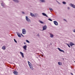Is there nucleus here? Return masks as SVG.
Wrapping results in <instances>:
<instances>
[{"label":"nucleus","mask_w":75,"mask_h":75,"mask_svg":"<svg viewBox=\"0 0 75 75\" xmlns=\"http://www.w3.org/2000/svg\"><path fill=\"white\" fill-rule=\"evenodd\" d=\"M14 40L15 42H16V43H17V41H16V40L15 39H14Z\"/></svg>","instance_id":"25"},{"label":"nucleus","mask_w":75,"mask_h":75,"mask_svg":"<svg viewBox=\"0 0 75 75\" xmlns=\"http://www.w3.org/2000/svg\"><path fill=\"white\" fill-rule=\"evenodd\" d=\"M40 1H41V2H42V3H45V0H40Z\"/></svg>","instance_id":"15"},{"label":"nucleus","mask_w":75,"mask_h":75,"mask_svg":"<svg viewBox=\"0 0 75 75\" xmlns=\"http://www.w3.org/2000/svg\"><path fill=\"white\" fill-rule=\"evenodd\" d=\"M28 64L29 65V67L31 69H32L33 70L34 69L33 67H32V66H31V63H30V62L28 61Z\"/></svg>","instance_id":"1"},{"label":"nucleus","mask_w":75,"mask_h":75,"mask_svg":"<svg viewBox=\"0 0 75 75\" xmlns=\"http://www.w3.org/2000/svg\"><path fill=\"white\" fill-rule=\"evenodd\" d=\"M58 64L59 65H60L61 66L62 65V63H61V62H58Z\"/></svg>","instance_id":"17"},{"label":"nucleus","mask_w":75,"mask_h":75,"mask_svg":"<svg viewBox=\"0 0 75 75\" xmlns=\"http://www.w3.org/2000/svg\"><path fill=\"white\" fill-rule=\"evenodd\" d=\"M57 49H58V50H59V51H60V52H63V53H65L64 51L61 50V49H60V48H58Z\"/></svg>","instance_id":"6"},{"label":"nucleus","mask_w":75,"mask_h":75,"mask_svg":"<svg viewBox=\"0 0 75 75\" xmlns=\"http://www.w3.org/2000/svg\"><path fill=\"white\" fill-rule=\"evenodd\" d=\"M2 50H6V47H5V46H3L2 47Z\"/></svg>","instance_id":"16"},{"label":"nucleus","mask_w":75,"mask_h":75,"mask_svg":"<svg viewBox=\"0 0 75 75\" xmlns=\"http://www.w3.org/2000/svg\"><path fill=\"white\" fill-rule=\"evenodd\" d=\"M25 17H26L25 19H26V21H28V22H30V19H29V18H28V16H26Z\"/></svg>","instance_id":"2"},{"label":"nucleus","mask_w":75,"mask_h":75,"mask_svg":"<svg viewBox=\"0 0 75 75\" xmlns=\"http://www.w3.org/2000/svg\"><path fill=\"white\" fill-rule=\"evenodd\" d=\"M30 14L31 16H34V14H33V13H30Z\"/></svg>","instance_id":"19"},{"label":"nucleus","mask_w":75,"mask_h":75,"mask_svg":"<svg viewBox=\"0 0 75 75\" xmlns=\"http://www.w3.org/2000/svg\"><path fill=\"white\" fill-rule=\"evenodd\" d=\"M62 3H63V4H67L66 2H65V1L62 2Z\"/></svg>","instance_id":"22"},{"label":"nucleus","mask_w":75,"mask_h":75,"mask_svg":"<svg viewBox=\"0 0 75 75\" xmlns=\"http://www.w3.org/2000/svg\"><path fill=\"white\" fill-rule=\"evenodd\" d=\"M57 2L58 3L59 2L58 1H57Z\"/></svg>","instance_id":"38"},{"label":"nucleus","mask_w":75,"mask_h":75,"mask_svg":"<svg viewBox=\"0 0 75 75\" xmlns=\"http://www.w3.org/2000/svg\"><path fill=\"white\" fill-rule=\"evenodd\" d=\"M26 42H28V43H30V41H28V40H26Z\"/></svg>","instance_id":"20"},{"label":"nucleus","mask_w":75,"mask_h":75,"mask_svg":"<svg viewBox=\"0 0 75 75\" xmlns=\"http://www.w3.org/2000/svg\"><path fill=\"white\" fill-rule=\"evenodd\" d=\"M38 37H40V35H39V34H38Z\"/></svg>","instance_id":"35"},{"label":"nucleus","mask_w":75,"mask_h":75,"mask_svg":"<svg viewBox=\"0 0 75 75\" xmlns=\"http://www.w3.org/2000/svg\"><path fill=\"white\" fill-rule=\"evenodd\" d=\"M67 45H68V46L69 47V48H71V46H70L67 43Z\"/></svg>","instance_id":"26"},{"label":"nucleus","mask_w":75,"mask_h":75,"mask_svg":"<svg viewBox=\"0 0 75 75\" xmlns=\"http://www.w3.org/2000/svg\"><path fill=\"white\" fill-rule=\"evenodd\" d=\"M25 32H26V31H25V29H23L22 30V33L23 34H26Z\"/></svg>","instance_id":"3"},{"label":"nucleus","mask_w":75,"mask_h":75,"mask_svg":"<svg viewBox=\"0 0 75 75\" xmlns=\"http://www.w3.org/2000/svg\"><path fill=\"white\" fill-rule=\"evenodd\" d=\"M40 23H41V24H44V22H43L41 21H39Z\"/></svg>","instance_id":"18"},{"label":"nucleus","mask_w":75,"mask_h":75,"mask_svg":"<svg viewBox=\"0 0 75 75\" xmlns=\"http://www.w3.org/2000/svg\"><path fill=\"white\" fill-rule=\"evenodd\" d=\"M50 35L51 38H53L54 37V35L51 34H50Z\"/></svg>","instance_id":"14"},{"label":"nucleus","mask_w":75,"mask_h":75,"mask_svg":"<svg viewBox=\"0 0 75 75\" xmlns=\"http://www.w3.org/2000/svg\"><path fill=\"white\" fill-rule=\"evenodd\" d=\"M24 44L25 45V44H26V43H25V42H24Z\"/></svg>","instance_id":"34"},{"label":"nucleus","mask_w":75,"mask_h":75,"mask_svg":"<svg viewBox=\"0 0 75 75\" xmlns=\"http://www.w3.org/2000/svg\"><path fill=\"white\" fill-rule=\"evenodd\" d=\"M49 10H51V11H53V10L52 9V8H49Z\"/></svg>","instance_id":"23"},{"label":"nucleus","mask_w":75,"mask_h":75,"mask_svg":"<svg viewBox=\"0 0 75 75\" xmlns=\"http://www.w3.org/2000/svg\"><path fill=\"white\" fill-rule=\"evenodd\" d=\"M22 13H23V14H25V13H24V12H23V11L22 12Z\"/></svg>","instance_id":"31"},{"label":"nucleus","mask_w":75,"mask_h":75,"mask_svg":"<svg viewBox=\"0 0 75 75\" xmlns=\"http://www.w3.org/2000/svg\"><path fill=\"white\" fill-rule=\"evenodd\" d=\"M64 21H66V22H67V20H66V19H64Z\"/></svg>","instance_id":"30"},{"label":"nucleus","mask_w":75,"mask_h":75,"mask_svg":"<svg viewBox=\"0 0 75 75\" xmlns=\"http://www.w3.org/2000/svg\"><path fill=\"white\" fill-rule=\"evenodd\" d=\"M13 73L15 75H17V74H18V72H17V71H16V70L15 71H14L13 72Z\"/></svg>","instance_id":"7"},{"label":"nucleus","mask_w":75,"mask_h":75,"mask_svg":"<svg viewBox=\"0 0 75 75\" xmlns=\"http://www.w3.org/2000/svg\"><path fill=\"white\" fill-rule=\"evenodd\" d=\"M20 54H21V55H22V58H24V54H23V53L21 52H20Z\"/></svg>","instance_id":"13"},{"label":"nucleus","mask_w":75,"mask_h":75,"mask_svg":"<svg viewBox=\"0 0 75 75\" xmlns=\"http://www.w3.org/2000/svg\"><path fill=\"white\" fill-rule=\"evenodd\" d=\"M70 45L72 47V45H75V44L72 42H70Z\"/></svg>","instance_id":"8"},{"label":"nucleus","mask_w":75,"mask_h":75,"mask_svg":"<svg viewBox=\"0 0 75 75\" xmlns=\"http://www.w3.org/2000/svg\"><path fill=\"white\" fill-rule=\"evenodd\" d=\"M18 36V37H19V38H21V35L20 34Z\"/></svg>","instance_id":"27"},{"label":"nucleus","mask_w":75,"mask_h":75,"mask_svg":"<svg viewBox=\"0 0 75 75\" xmlns=\"http://www.w3.org/2000/svg\"><path fill=\"white\" fill-rule=\"evenodd\" d=\"M58 3L59 4H60V3H59V2H58Z\"/></svg>","instance_id":"37"},{"label":"nucleus","mask_w":75,"mask_h":75,"mask_svg":"<svg viewBox=\"0 0 75 75\" xmlns=\"http://www.w3.org/2000/svg\"><path fill=\"white\" fill-rule=\"evenodd\" d=\"M13 0L15 3H19V1H18V0Z\"/></svg>","instance_id":"12"},{"label":"nucleus","mask_w":75,"mask_h":75,"mask_svg":"<svg viewBox=\"0 0 75 75\" xmlns=\"http://www.w3.org/2000/svg\"><path fill=\"white\" fill-rule=\"evenodd\" d=\"M21 35H22V37H24V36H23V34H21Z\"/></svg>","instance_id":"33"},{"label":"nucleus","mask_w":75,"mask_h":75,"mask_svg":"<svg viewBox=\"0 0 75 75\" xmlns=\"http://www.w3.org/2000/svg\"><path fill=\"white\" fill-rule=\"evenodd\" d=\"M27 46L26 45H24L23 46V48L24 49V50L25 51L27 50Z\"/></svg>","instance_id":"9"},{"label":"nucleus","mask_w":75,"mask_h":75,"mask_svg":"<svg viewBox=\"0 0 75 75\" xmlns=\"http://www.w3.org/2000/svg\"><path fill=\"white\" fill-rule=\"evenodd\" d=\"M71 75H73V73H71Z\"/></svg>","instance_id":"36"},{"label":"nucleus","mask_w":75,"mask_h":75,"mask_svg":"<svg viewBox=\"0 0 75 75\" xmlns=\"http://www.w3.org/2000/svg\"><path fill=\"white\" fill-rule=\"evenodd\" d=\"M53 23L55 25H58V23L56 21H54Z\"/></svg>","instance_id":"5"},{"label":"nucleus","mask_w":75,"mask_h":75,"mask_svg":"<svg viewBox=\"0 0 75 75\" xmlns=\"http://www.w3.org/2000/svg\"><path fill=\"white\" fill-rule=\"evenodd\" d=\"M1 5L3 7H4V4L3 3L1 4Z\"/></svg>","instance_id":"21"},{"label":"nucleus","mask_w":75,"mask_h":75,"mask_svg":"<svg viewBox=\"0 0 75 75\" xmlns=\"http://www.w3.org/2000/svg\"><path fill=\"white\" fill-rule=\"evenodd\" d=\"M16 33L17 34V35L18 36L19 35H20V33Z\"/></svg>","instance_id":"28"},{"label":"nucleus","mask_w":75,"mask_h":75,"mask_svg":"<svg viewBox=\"0 0 75 75\" xmlns=\"http://www.w3.org/2000/svg\"><path fill=\"white\" fill-rule=\"evenodd\" d=\"M73 31L74 32V33H75V29H74L73 30Z\"/></svg>","instance_id":"29"},{"label":"nucleus","mask_w":75,"mask_h":75,"mask_svg":"<svg viewBox=\"0 0 75 75\" xmlns=\"http://www.w3.org/2000/svg\"><path fill=\"white\" fill-rule=\"evenodd\" d=\"M48 20H49V21H52V19H51V18H49Z\"/></svg>","instance_id":"24"},{"label":"nucleus","mask_w":75,"mask_h":75,"mask_svg":"<svg viewBox=\"0 0 75 75\" xmlns=\"http://www.w3.org/2000/svg\"><path fill=\"white\" fill-rule=\"evenodd\" d=\"M63 60H64V58H63Z\"/></svg>","instance_id":"39"},{"label":"nucleus","mask_w":75,"mask_h":75,"mask_svg":"<svg viewBox=\"0 0 75 75\" xmlns=\"http://www.w3.org/2000/svg\"><path fill=\"white\" fill-rule=\"evenodd\" d=\"M67 8L68 10H69V9H70V8H69V7H68Z\"/></svg>","instance_id":"32"},{"label":"nucleus","mask_w":75,"mask_h":75,"mask_svg":"<svg viewBox=\"0 0 75 75\" xmlns=\"http://www.w3.org/2000/svg\"><path fill=\"white\" fill-rule=\"evenodd\" d=\"M69 5L71 7H73V8H75V5L72 4H69Z\"/></svg>","instance_id":"4"},{"label":"nucleus","mask_w":75,"mask_h":75,"mask_svg":"<svg viewBox=\"0 0 75 75\" xmlns=\"http://www.w3.org/2000/svg\"><path fill=\"white\" fill-rule=\"evenodd\" d=\"M42 14L44 16H46V17H48V16H47V14H45L44 13H42Z\"/></svg>","instance_id":"11"},{"label":"nucleus","mask_w":75,"mask_h":75,"mask_svg":"<svg viewBox=\"0 0 75 75\" xmlns=\"http://www.w3.org/2000/svg\"><path fill=\"white\" fill-rule=\"evenodd\" d=\"M47 29V26L45 25L43 27V30H45Z\"/></svg>","instance_id":"10"}]
</instances>
